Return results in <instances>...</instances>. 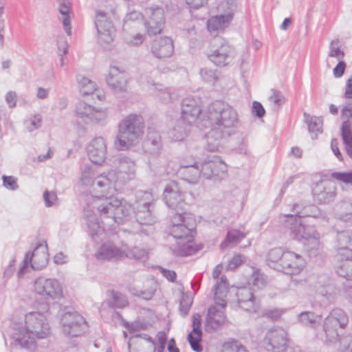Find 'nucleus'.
Returning <instances> with one entry per match:
<instances>
[{
    "label": "nucleus",
    "mask_w": 352,
    "mask_h": 352,
    "mask_svg": "<svg viewBox=\"0 0 352 352\" xmlns=\"http://www.w3.org/2000/svg\"><path fill=\"white\" fill-rule=\"evenodd\" d=\"M143 118L138 114H129L118 124V133L114 142L118 151H126L136 145L144 133Z\"/></svg>",
    "instance_id": "obj_8"
},
{
    "label": "nucleus",
    "mask_w": 352,
    "mask_h": 352,
    "mask_svg": "<svg viewBox=\"0 0 352 352\" xmlns=\"http://www.w3.org/2000/svg\"><path fill=\"white\" fill-rule=\"evenodd\" d=\"M344 56V53L340 49L339 40L332 41L329 45L328 58H336L338 60H341Z\"/></svg>",
    "instance_id": "obj_53"
},
{
    "label": "nucleus",
    "mask_w": 352,
    "mask_h": 352,
    "mask_svg": "<svg viewBox=\"0 0 352 352\" xmlns=\"http://www.w3.org/2000/svg\"><path fill=\"white\" fill-rule=\"evenodd\" d=\"M128 75L122 67H111V89L116 91H124L126 89Z\"/></svg>",
    "instance_id": "obj_35"
},
{
    "label": "nucleus",
    "mask_w": 352,
    "mask_h": 352,
    "mask_svg": "<svg viewBox=\"0 0 352 352\" xmlns=\"http://www.w3.org/2000/svg\"><path fill=\"white\" fill-rule=\"evenodd\" d=\"M237 8L236 0H226L219 5L218 10L219 14L223 15H231V19L234 18V13Z\"/></svg>",
    "instance_id": "obj_45"
},
{
    "label": "nucleus",
    "mask_w": 352,
    "mask_h": 352,
    "mask_svg": "<svg viewBox=\"0 0 352 352\" xmlns=\"http://www.w3.org/2000/svg\"><path fill=\"white\" fill-rule=\"evenodd\" d=\"M292 210L294 212L293 214H285V217L287 218L286 223L292 238L298 241H307L313 245L311 248H318L320 246V234L313 227L305 226L302 217H322L325 219V215L318 211L315 206H309L302 208L301 205L296 204L293 205Z\"/></svg>",
    "instance_id": "obj_3"
},
{
    "label": "nucleus",
    "mask_w": 352,
    "mask_h": 352,
    "mask_svg": "<svg viewBox=\"0 0 352 352\" xmlns=\"http://www.w3.org/2000/svg\"><path fill=\"white\" fill-rule=\"evenodd\" d=\"M199 164L202 177L205 179H221L227 174V164L219 156L208 157Z\"/></svg>",
    "instance_id": "obj_14"
},
{
    "label": "nucleus",
    "mask_w": 352,
    "mask_h": 352,
    "mask_svg": "<svg viewBox=\"0 0 352 352\" xmlns=\"http://www.w3.org/2000/svg\"><path fill=\"white\" fill-rule=\"evenodd\" d=\"M226 321L224 313L215 307L208 309L205 322V329L208 332H212L219 329Z\"/></svg>",
    "instance_id": "obj_33"
},
{
    "label": "nucleus",
    "mask_w": 352,
    "mask_h": 352,
    "mask_svg": "<svg viewBox=\"0 0 352 352\" xmlns=\"http://www.w3.org/2000/svg\"><path fill=\"white\" fill-rule=\"evenodd\" d=\"M78 118L85 124H99L108 117L107 109H96L84 101H79L76 106Z\"/></svg>",
    "instance_id": "obj_12"
},
{
    "label": "nucleus",
    "mask_w": 352,
    "mask_h": 352,
    "mask_svg": "<svg viewBox=\"0 0 352 352\" xmlns=\"http://www.w3.org/2000/svg\"><path fill=\"white\" fill-rule=\"evenodd\" d=\"M113 170H111V182L115 183V189L119 186L133 179L135 176V162L126 156H120L113 162Z\"/></svg>",
    "instance_id": "obj_11"
},
{
    "label": "nucleus",
    "mask_w": 352,
    "mask_h": 352,
    "mask_svg": "<svg viewBox=\"0 0 352 352\" xmlns=\"http://www.w3.org/2000/svg\"><path fill=\"white\" fill-rule=\"evenodd\" d=\"M110 190V178L108 174H101L95 178L93 191L96 195L87 196V208L84 209V215L87 219V226L94 240L96 236L104 234L102 229L98 222L96 216L94 214L93 208H96L102 217H108L110 199L107 197Z\"/></svg>",
    "instance_id": "obj_2"
},
{
    "label": "nucleus",
    "mask_w": 352,
    "mask_h": 352,
    "mask_svg": "<svg viewBox=\"0 0 352 352\" xmlns=\"http://www.w3.org/2000/svg\"><path fill=\"white\" fill-rule=\"evenodd\" d=\"M239 306L246 311L256 312L260 308L259 300L249 287H240L236 293Z\"/></svg>",
    "instance_id": "obj_25"
},
{
    "label": "nucleus",
    "mask_w": 352,
    "mask_h": 352,
    "mask_svg": "<svg viewBox=\"0 0 352 352\" xmlns=\"http://www.w3.org/2000/svg\"><path fill=\"white\" fill-rule=\"evenodd\" d=\"M129 305L127 298L119 292H111V307L124 308Z\"/></svg>",
    "instance_id": "obj_51"
},
{
    "label": "nucleus",
    "mask_w": 352,
    "mask_h": 352,
    "mask_svg": "<svg viewBox=\"0 0 352 352\" xmlns=\"http://www.w3.org/2000/svg\"><path fill=\"white\" fill-rule=\"evenodd\" d=\"M170 133L172 138L175 141L182 140L186 135V129L179 126L175 127Z\"/></svg>",
    "instance_id": "obj_64"
},
{
    "label": "nucleus",
    "mask_w": 352,
    "mask_h": 352,
    "mask_svg": "<svg viewBox=\"0 0 352 352\" xmlns=\"http://www.w3.org/2000/svg\"><path fill=\"white\" fill-rule=\"evenodd\" d=\"M131 206L125 200L111 197V215L118 224L127 222L131 215Z\"/></svg>",
    "instance_id": "obj_24"
},
{
    "label": "nucleus",
    "mask_w": 352,
    "mask_h": 352,
    "mask_svg": "<svg viewBox=\"0 0 352 352\" xmlns=\"http://www.w3.org/2000/svg\"><path fill=\"white\" fill-rule=\"evenodd\" d=\"M305 266V261L302 256L294 252L286 251L280 271L291 275H297L302 271Z\"/></svg>",
    "instance_id": "obj_23"
},
{
    "label": "nucleus",
    "mask_w": 352,
    "mask_h": 352,
    "mask_svg": "<svg viewBox=\"0 0 352 352\" xmlns=\"http://www.w3.org/2000/svg\"><path fill=\"white\" fill-rule=\"evenodd\" d=\"M234 58V49L221 37L214 38L210 44L208 58L214 65L223 67Z\"/></svg>",
    "instance_id": "obj_10"
},
{
    "label": "nucleus",
    "mask_w": 352,
    "mask_h": 352,
    "mask_svg": "<svg viewBox=\"0 0 352 352\" xmlns=\"http://www.w3.org/2000/svg\"><path fill=\"white\" fill-rule=\"evenodd\" d=\"M96 257L99 261H109L110 259V243L107 242L102 245L96 253Z\"/></svg>",
    "instance_id": "obj_56"
},
{
    "label": "nucleus",
    "mask_w": 352,
    "mask_h": 352,
    "mask_svg": "<svg viewBox=\"0 0 352 352\" xmlns=\"http://www.w3.org/2000/svg\"><path fill=\"white\" fill-rule=\"evenodd\" d=\"M206 136V148L210 152L219 151L223 147L225 139L230 135L213 126Z\"/></svg>",
    "instance_id": "obj_32"
},
{
    "label": "nucleus",
    "mask_w": 352,
    "mask_h": 352,
    "mask_svg": "<svg viewBox=\"0 0 352 352\" xmlns=\"http://www.w3.org/2000/svg\"><path fill=\"white\" fill-rule=\"evenodd\" d=\"M174 52L172 39L168 36L155 39L151 45V52L159 59L170 57Z\"/></svg>",
    "instance_id": "obj_27"
},
{
    "label": "nucleus",
    "mask_w": 352,
    "mask_h": 352,
    "mask_svg": "<svg viewBox=\"0 0 352 352\" xmlns=\"http://www.w3.org/2000/svg\"><path fill=\"white\" fill-rule=\"evenodd\" d=\"M336 274L347 280H352V250L341 249L334 258Z\"/></svg>",
    "instance_id": "obj_19"
},
{
    "label": "nucleus",
    "mask_w": 352,
    "mask_h": 352,
    "mask_svg": "<svg viewBox=\"0 0 352 352\" xmlns=\"http://www.w3.org/2000/svg\"><path fill=\"white\" fill-rule=\"evenodd\" d=\"M56 2L58 3V10L62 16L60 19L63 21L65 31L67 35H71L72 27L70 13L72 10V4L69 0H56Z\"/></svg>",
    "instance_id": "obj_36"
},
{
    "label": "nucleus",
    "mask_w": 352,
    "mask_h": 352,
    "mask_svg": "<svg viewBox=\"0 0 352 352\" xmlns=\"http://www.w3.org/2000/svg\"><path fill=\"white\" fill-rule=\"evenodd\" d=\"M298 320L303 326L316 329L320 326L322 317L312 311H302L298 314Z\"/></svg>",
    "instance_id": "obj_40"
},
{
    "label": "nucleus",
    "mask_w": 352,
    "mask_h": 352,
    "mask_svg": "<svg viewBox=\"0 0 352 352\" xmlns=\"http://www.w3.org/2000/svg\"><path fill=\"white\" fill-rule=\"evenodd\" d=\"M328 277L326 275H322L319 276L316 281H311L310 284L314 287L317 294L324 297L327 301L332 302L338 292L333 286L328 284Z\"/></svg>",
    "instance_id": "obj_30"
},
{
    "label": "nucleus",
    "mask_w": 352,
    "mask_h": 352,
    "mask_svg": "<svg viewBox=\"0 0 352 352\" xmlns=\"http://www.w3.org/2000/svg\"><path fill=\"white\" fill-rule=\"evenodd\" d=\"M250 281L252 286L257 289H262L265 287L267 284L265 276L261 273L260 270L254 268L252 269Z\"/></svg>",
    "instance_id": "obj_50"
},
{
    "label": "nucleus",
    "mask_w": 352,
    "mask_h": 352,
    "mask_svg": "<svg viewBox=\"0 0 352 352\" xmlns=\"http://www.w3.org/2000/svg\"><path fill=\"white\" fill-rule=\"evenodd\" d=\"M140 80L142 83L146 82L151 85V91L163 102L169 103L177 99V95L170 88L163 87L160 84H154L153 80L148 79L146 76L141 75Z\"/></svg>",
    "instance_id": "obj_31"
},
{
    "label": "nucleus",
    "mask_w": 352,
    "mask_h": 352,
    "mask_svg": "<svg viewBox=\"0 0 352 352\" xmlns=\"http://www.w3.org/2000/svg\"><path fill=\"white\" fill-rule=\"evenodd\" d=\"M48 256L46 243L45 241L39 243L30 256V253L26 254L24 261L25 265L21 269V271L22 272L25 267L28 261L31 263L33 269L38 270L43 269L47 264Z\"/></svg>",
    "instance_id": "obj_22"
},
{
    "label": "nucleus",
    "mask_w": 352,
    "mask_h": 352,
    "mask_svg": "<svg viewBox=\"0 0 352 352\" xmlns=\"http://www.w3.org/2000/svg\"><path fill=\"white\" fill-rule=\"evenodd\" d=\"M34 291L45 299L56 300L63 296V289L56 279L38 277L34 282Z\"/></svg>",
    "instance_id": "obj_13"
},
{
    "label": "nucleus",
    "mask_w": 352,
    "mask_h": 352,
    "mask_svg": "<svg viewBox=\"0 0 352 352\" xmlns=\"http://www.w3.org/2000/svg\"><path fill=\"white\" fill-rule=\"evenodd\" d=\"M226 199L230 206L237 211H241L244 206V197L237 187H232L226 191Z\"/></svg>",
    "instance_id": "obj_38"
},
{
    "label": "nucleus",
    "mask_w": 352,
    "mask_h": 352,
    "mask_svg": "<svg viewBox=\"0 0 352 352\" xmlns=\"http://www.w3.org/2000/svg\"><path fill=\"white\" fill-rule=\"evenodd\" d=\"M336 241L337 253L340 252L341 249L352 250V229L338 231Z\"/></svg>",
    "instance_id": "obj_42"
},
{
    "label": "nucleus",
    "mask_w": 352,
    "mask_h": 352,
    "mask_svg": "<svg viewBox=\"0 0 352 352\" xmlns=\"http://www.w3.org/2000/svg\"><path fill=\"white\" fill-rule=\"evenodd\" d=\"M201 100L199 97L188 96L182 102V119L188 124L195 123L201 112Z\"/></svg>",
    "instance_id": "obj_20"
},
{
    "label": "nucleus",
    "mask_w": 352,
    "mask_h": 352,
    "mask_svg": "<svg viewBox=\"0 0 352 352\" xmlns=\"http://www.w3.org/2000/svg\"><path fill=\"white\" fill-rule=\"evenodd\" d=\"M269 100L276 107H280L285 102V97L280 91L273 90Z\"/></svg>",
    "instance_id": "obj_59"
},
{
    "label": "nucleus",
    "mask_w": 352,
    "mask_h": 352,
    "mask_svg": "<svg viewBox=\"0 0 352 352\" xmlns=\"http://www.w3.org/2000/svg\"><path fill=\"white\" fill-rule=\"evenodd\" d=\"M148 251L144 248L133 247L127 250L126 257L135 260H144L147 258Z\"/></svg>",
    "instance_id": "obj_54"
},
{
    "label": "nucleus",
    "mask_w": 352,
    "mask_h": 352,
    "mask_svg": "<svg viewBox=\"0 0 352 352\" xmlns=\"http://www.w3.org/2000/svg\"><path fill=\"white\" fill-rule=\"evenodd\" d=\"M184 196L176 182H170L166 184L164 190V199L168 208L182 210L186 205Z\"/></svg>",
    "instance_id": "obj_21"
},
{
    "label": "nucleus",
    "mask_w": 352,
    "mask_h": 352,
    "mask_svg": "<svg viewBox=\"0 0 352 352\" xmlns=\"http://www.w3.org/2000/svg\"><path fill=\"white\" fill-rule=\"evenodd\" d=\"M179 171L183 179L190 184L197 183L200 177H202L199 162L183 164L180 166Z\"/></svg>",
    "instance_id": "obj_34"
},
{
    "label": "nucleus",
    "mask_w": 352,
    "mask_h": 352,
    "mask_svg": "<svg viewBox=\"0 0 352 352\" xmlns=\"http://www.w3.org/2000/svg\"><path fill=\"white\" fill-rule=\"evenodd\" d=\"M164 15V10L160 7L151 6L145 9L144 16L146 18L145 25L148 34H156L162 32L165 23Z\"/></svg>",
    "instance_id": "obj_16"
},
{
    "label": "nucleus",
    "mask_w": 352,
    "mask_h": 352,
    "mask_svg": "<svg viewBox=\"0 0 352 352\" xmlns=\"http://www.w3.org/2000/svg\"><path fill=\"white\" fill-rule=\"evenodd\" d=\"M245 235L236 230H232L228 232L225 241L221 243V248H226L229 246H233L245 238Z\"/></svg>",
    "instance_id": "obj_44"
},
{
    "label": "nucleus",
    "mask_w": 352,
    "mask_h": 352,
    "mask_svg": "<svg viewBox=\"0 0 352 352\" xmlns=\"http://www.w3.org/2000/svg\"><path fill=\"white\" fill-rule=\"evenodd\" d=\"M142 15L140 12L136 11H133L129 12L126 16V19L124 21L123 30L125 32L129 31L131 29H136L138 27V22H135V21L141 19Z\"/></svg>",
    "instance_id": "obj_46"
},
{
    "label": "nucleus",
    "mask_w": 352,
    "mask_h": 352,
    "mask_svg": "<svg viewBox=\"0 0 352 352\" xmlns=\"http://www.w3.org/2000/svg\"><path fill=\"white\" fill-rule=\"evenodd\" d=\"M201 78L210 85H214L219 78V73L217 70L209 68H203L199 72Z\"/></svg>",
    "instance_id": "obj_52"
},
{
    "label": "nucleus",
    "mask_w": 352,
    "mask_h": 352,
    "mask_svg": "<svg viewBox=\"0 0 352 352\" xmlns=\"http://www.w3.org/2000/svg\"><path fill=\"white\" fill-rule=\"evenodd\" d=\"M58 316L63 331L65 335L76 337L85 332L87 328L84 318L73 308L65 307L59 311Z\"/></svg>",
    "instance_id": "obj_9"
},
{
    "label": "nucleus",
    "mask_w": 352,
    "mask_h": 352,
    "mask_svg": "<svg viewBox=\"0 0 352 352\" xmlns=\"http://www.w3.org/2000/svg\"><path fill=\"white\" fill-rule=\"evenodd\" d=\"M223 269V266L219 264L214 269L212 272V277L214 280H216V284L214 286V296L215 298H219V295H222L224 293L227 292L228 289V283L226 277L222 276L219 280V277L221 274V270Z\"/></svg>",
    "instance_id": "obj_41"
},
{
    "label": "nucleus",
    "mask_w": 352,
    "mask_h": 352,
    "mask_svg": "<svg viewBox=\"0 0 352 352\" xmlns=\"http://www.w3.org/2000/svg\"><path fill=\"white\" fill-rule=\"evenodd\" d=\"M88 157L91 162L101 164L105 160L107 144L102 137L94 139L87 146Z\"/></svg>",
    "instance_id": "obj_26"
},
{
    "label": "nucleus",
    "mask_w": 352,
    "mask_h": 352,
    "mask_svg": "<svg viewBox=\"0 0 352 352\" xmlns=\"http://www.w3.org/2000/svg\"><path fill=\"white\" fill-rule=\"evenodd\" d=\"M95 25L97 29V43L103 51L109 50L110 21L107 12L101 10L96 11Z\"/></svg>",
    "instance_id": "obj_15"
},
{
    "label": "nucleus",
    "mask_w": 352,
    "mask_h": 352,
    "mask_svg": "<svg viewBox=\"0 0 352 352\" xmlns=\"http://www.w3.org/2000/svg\"><path fill=\"white\" fill-rule=\"evenodd\" d=\"M221 352H249L238 340H230L223 343Z\"/></svg>",
    "instance_id": "obj_48"
},
{
    "label": "nucleus",
    "mask_w": 352,
    "mask_h": 352,
    "mask_svg": "<svg viewBox=\"0 0 352 352\" xmlns=\"http://www.w3.org/2000/svg\"><path fill=\"white\" fill-rule=\"evenodd\" d=\"M162 140L158 132L148 129L146 139L142 143V149L147 155L156 157L162 151Z\"/></svg>",
    "instance_id": "obj_29"
},
{
    "label": "nucleus",
    "mask_w": 352,
    "mask_h": 352,
    "mask_svg": "<svg viewBox=\"0 0 352 352\" xmlns=\"http://www.w3.org/2000/svg\"><path fill=\"white\" fill-rule=\"evenodd\" d=\"M314 199L318 204H327L333 201L336 197L335 184L329 179H321L316 182L312 188Z\"/></svg>",
    "instance_id": "obj_17"
},
{
    "label": "nucleus",
    "mask_w": 352,
    "mask_h": 352,
    "mask_svg": "<svg viewBox=\"0 0 352 352\" xmlns=\"http://www.w3.org/2000/svg\"><path fill=\"white\" fill-rule=\"evenodd\" d=\"M201 126L214 127L232 135L239 125V114L232 106L217 100L210 104L204 114Z\"/></svg>",
    "instance_id": "obj_5"
},
{
    "label": "nucleus",
    "mask_w": 352,
    "mask_h": 352,
    "mask_svg": "<svg viewBox=\"0 0 352 352\" xmlns=\"http://www.w3.org/2000/svg\"><path fill=\"white\" fill-rule=\"evenodd\" d=\"M195 219L191 214L177 212L171 219L170 234L177 240L175 255L187 256L193 252L192 242L195 233Z\"/></svg>",
    "instance_id": "obj_7"
},
{
    "label": "nucleus",
    "mask_w": 352,
    "mask_h": 352,
    "mask_svg": "<svg viewBox=\"0 0 352 352\" xmlns=\"http://www.w3.org/2000/svg\"><path fill=\"white\" fill-rule=\"evenodd\" d=\"M50 334L51 328L46 314L31 311L25 315V326L22 323H13L11 345L34 351L36 349L35 338L46 339Z\"/></svg>",
    "instance_id": "obj_1"
},
{
    "label": "nucleus",
    "mask_w": 352,
    "mask_h": 352,
    "mask_svg": "<svg viewBox=\"0 0 352 352\" xmlns=\"http://www.w3.org/2000/svg\"><path fill=\"white\" fill-rule=\"evenodd\" d=\"M95 174L91 169H86L82 171L80 182L84 186H91L94 187L95 183Z\"/></svg>",
    "instance_id": "obj_57"
},
{
    "label": "nucleus",
    "mask_w": 352,
    "mask_h": 352,
    "mask_svg": "<svg viewBox=\"0 0 352 352\" xmlns=\"http://www.w3.org/2000/svg\"><path fill=\"white\" fill-rule=\"evenodd\" d=\"M155 197L151 191L138 190L135 192V221L131 232L149 235L154 232Z\"/></svg>",
    "instance_id": "obj_6"
},
{
    "label": "nucleus",
    "mask_w": 352,
    "mask_h": 352,
    "mask_svg": "<svg viewBox=\"0 0 352 352\" xmlns=\"http://www.w3.org/2000/svg\"><path fill=\"white\" fill-rule=\"evenodd\" d=\"M76 80L80 91L82 96H88L94 94L98 87L94 81L82 74L76 76Z\"/></svg>",
    "instance_id": "obj_43"
},
{
    "label": "nucleus",
    "mask_w": 352,
    "mask_h": 352,
    "mask_svg": "<svg viewBox=\"0 0 352 352\" xmlns=\"http://www.w3.org/2000/svg\"><path fill=\"white\" fill-rule=\"evenodd\" d=\"M192 303V300L190 296L184 294L182 295L180 298L179 311L180 314L184 317L188 314Z\"/></svg>",
    "instance_id": "obj_55"
},
{
    "label": "nucleus",
    "mask_w": 352,
    "mask_h": 352,
    "mask_svg": "<svg viewBox=\"0 0 352 352\" xmlns=\"http://www.w3.org/2000/svg\"><path fill=\"white\" fill-rule=\"evenodd\" d=\"M231 15L222 14L212 16L208 20L207 27L210 32H216L224 30L231 23Z\"/></svg>",
    "instance_id": "obj_37"
},
{
    "label": "nucleus",
    "mask_w": 352,
    "mask_h": 352,
    "mask_svg": "<svg viewBox=\"0 0 352 352\" xmlns=\"http://www.w3.org/2000/svg\"><path fill=\"white\" fill-rule=\"evenodd\" d=\"M287 342V333L280 328L270 329L265 338V348L270 352H285Z\"/></svg>",
    "instance_id": "obj_18"
},
{
    "label": "nucleus",
    "mask_w": 352,
    "mask_h": 352,
    "mask_svg": "<svg viewBox=\"0 0 352 352\" xmlns=\"http://www.w3.org/2000/svg\"><path fill=\"white\" fill-rule=\"evenodd\" d=\"M201 317L199 314L192 315V329L188 335V341L191 349L195 352H202L203 347L201 344L202 340Z\"/></svg>",
    "instance_id": "obj_28"
},
{
    "label": "nucleus",
    "mask_w": 352,
    "mask_h": 352,
    "mask_svg": "<svg viewBox=\"0 0 352 352\" xmlns=\"http://www.w3.org/2000/svg\"><path fill=\"white\" fill-rule=\"evenodd\" d=\"M127 250L125 247L119 248L117 246L111 245V259L115 258L118 260L126 257Z\"/></svg>",
    "instance_id": "obj_60"
},
{
    "label": "nucleus",
    "mask_w": 352,
    "mask_h": 352,
    "mask_svg": "<svg viewBox=\"0 0 352 352\" xmlns=\"http://www.w3.org/2000/svg\"><path fill=\"white\" fill-rule=\"evenodd\" d=\"M43 199L47 207H52L56 204L57 195L55 192L45 190L43 192Z\"/></svg>",
    "instance_id": "obj_61"
},
{
    "label": "nucleus",
    "mask_w": 352,
    "mask_h": 352,
    "mask_svg": "<svg viewBox=\"0 0 352 352\" xmlns=\"http://www.w3.org/2000/svg\"><path fill=\"white\" fill-rule=\"evenodd\" d=\"M332 176L337 180L352 185V172L333 173Z\"/></svg>",
    "instance_id": "obj_62"
},
{
    "label": "nucleus",
    "mask_w": 352,
    "mask_h": 352,
    "mask_svg": "<svg viewBox=\"0 0 352 352\" xmlns=\"http://www.w3.org/2000/svg\"><path fill=\"white\" fill-rule=\"evenodd\" d=\"M349 321L345 311L333 309L323 320L324 342L328 345L338 346L342 352H352V336L343 333Z\"/></svg>",
    "instance_id": "obj_4"
},
{
    "label": "nucleus",
    "mask_w": 352,
    "mask_h": 352,
    "mask_svg": "<svg viewBox=\"0 0 352 352\" xmlns=\"http://www.w3.org/2000/svg\"><path fill=\"white\" fill-rule=\"evenodd\" d=\"M304 118L307 124L308 129L311 133L321 132L322 120L320 118L311 117L308 113H304Z\"/></svg>",
    "instance_id": "obj_47"
},
{
    "label": "nucleus",
    "mask_w": 352,
    "mask_h": 352,
    "mask_svg": "<svg viewBox=\"0 0 352 352\" xmlns=\"http://www.w3.org/2000/svg\"><path fill=\"white\" fill-rule=\"evenodd\" d=\"M42 116L40 114L30 115L24 121L25 129L32 132L41 126Z\"/></svg>",
    "instance_id": "obj_49"
},
{
    "label": "nucleus",
    "mask_w": 352,
    "mask_h": 352,
    "mask_svg": "<svg viewBox=\"0 0 352 352\" xmlns=\"http://www.w3.org/2000/svg\"><path fill=\"white\" fill-rule=\"evenodd\" d=\"M285 252L286 251H284L280 248H276L270 250L267 256L268 265L272 268L280 271Z\"/></svg>",
    "instance_id": "obj_39"
},
{
    "label": "nucleus",
    "mask_w": 352,
    "mask_h": 352,
    "mask_svg": "<svg viewBox=\"0 0 352 352\" xmlns=\"http://www.w3.org/2000/svg\"><path fill=\"white\" fill-rule=\"evenodd\" d=\"M124 39L125 42L131 45H139L144 41L143 35L139 33H127L124 35Z\"/></svg>",
    "instance_id": "obj_58"
},
{
    "label": "nucleus",
    "mask_w": 352,
    "mask_h": 352,
    "mask_svg": "<svg viewBox=\"0 0 352 352\" xmlns=\"http://www.w3.org/2000/svg\"><path fill=\"white\" fill-rule=\"evenodd\" d=\"M2 179L3 186L6 188L15 190L19 188L16 181L13 177L3 175Z\"/></svg>",
    "instance_id": "obj_63"
}]
</instances>
